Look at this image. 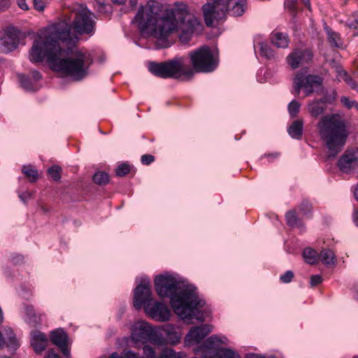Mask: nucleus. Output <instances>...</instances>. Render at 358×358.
Listing matches in <instances>:
<instances>
[{
	"label": "nucleus",
	"mask_w": 358,
	"mask_h": 358,
	"mask_svg": "<svg viewBox=\"0 0 358 358\" xmlns=\"http://www.w3.org/2000/svg\"><path fill=\"white\" fill-rule=\"evenodd\" d=\"M22 173L30 180L31 182H35L38 178V172L31 166H24Z\"/></svg>",
	"instance_id": "obj_35"
},
{
	"label": "nucleus",
	"mask_w": 358,
	"mask_h": 358,
	"mask_svg": "<svg viewBox=\"0 0 358 358\" xmlns=\"http://www.w3.org/2000/svg\"><path fill=\"white\" fill-rule=\"evenodd\" d=\"M48 343L46 335L39 331L34 330L31 332V345L36 353L43 352Z\"/></svg>",
	"instance_id": "obj_21"
},
{
	"label": "nucleus",
	"mask_w": 358,
	"mask_h": 358,
	"mask_svg": "<svg viewBox=\"0 0 358 358\" xmlns=\"http://www.w3.org/2000/svg\"><path fill=\"white\" fill-rule=\"evenodd\" d=\"M122 357V358H142L138 354L133 352L131 350L125 352L124 356Z\"/></svg>",
	"instance_id": "obj_49"
},
{
	"label": "nucleus",
	"mask_w": 358,
	"mask_h": 358,
	"mask_svg": "<svg viewBox=\"0 0 358 358\" xmlns=\"http://www.w3.org/2000/svg\"><path fill=\"white\" fill-rule=\"evenodd\" d=\"M111 1L113 3L117 4V5H122L127 1V0H111Z\"/></svg>",
	"instance_id": "obj_58"
},
{
	"label": "nucleus",
	"mask_w": 358,
	"mask_h": 358,
	"mask_svg": "<svg viewBox=\"0 0 358 358\" xmlns=\"http://www.w3.org/2000/svg\"><path fill=\"white\" fill-rule=\"evenodd\" d=\"M305 261L310 264H316L319 261V254L312 248H307L303 252Z\"/></svg>",
	"instance_id": "obj_31"
},
{
	"label": "nucleus",
	"mask_w": 358,
	"mask_h": 358,
	"mask_svg": "<svg viewBox=\"0 0 358 358\" xmlns=\"http://www.w3.org/2000/svg\"><path fill=\"white\" fill-rule=\"evenodd\" d=\"M147 315L158 322H166L170 319L171 311L167 306L159 301L150 302L144 308Z\"/></svg>",
	"instance_id": "obj_15"
},
{
	"label": "nucleus",
	"mask_w": 358,
	"mask_h": 358,
	"mask_svg": "<svg viewBox=\"0 0 358 358\" xmlns=\"http://www.w3.org/2000/svg\"><path fill=\"white\" fill-rule=\"evenodd\" d=\"M313 58L310 50L295 49L287 57V62L292 69L298 68L301 64L310 62Z\"/></svg>",
	"instance_id": "obj_18"
},
{
	"label": "nucleus",
	"mask_w": 358,
	"mask_h": 358,
	"mask_svg": "<svg viewBox=\"0 0 358 358\" xmlns=\"http://www.w3.org/2000/svg\"><path fill=\"white\" fill-rule=\"evenodd\" d=\"M285 7L291 13L294 15L297 11V1L296 0H285Z\"/></svg>",
	"instance_id": "obj_41"
},
{
	"label": "nucleus",
	"mask_w": 358,
	"mask_h": 358,
	"mask_svg": "<svg viewBox=\"0 0 358 358\" xmlns=\"http://www.w3.org/2000/svg\"><path fill=\"white\" fill-rule=\"evenodd\" d=\"M348 27L350 29H353L357 31V34H358V20H356L348 24Z\"/></svg>",
	"instance_id": "obj_54"
},
{
	"label": "nucleus",
	"mask_w": 358,
	"mask_h": 358,
	"mask_svg": "<svg viewBox=\"0 0 358 358\" xmlns=\"http://www.w3.org/2000/svg\"><path fill=\"white\" fill-rule=\"evenodd\" d=\"M148 69L153 75L162 78H179L182 76L190 77L193 74V70L185 66L182 57H176L162 62H150Z\"/></svg>",
	"instance_id": "obj_6"
},
{
	"label": "nucleus",
	"mask_w": 358,
	"mask_h": 358,
	"mask_svg": "<svg viewBox=\"0 0 358 358\" xmlns=\"http://www.w3.org/2000/svg\"><path fill=\"white\" fill-rule=\"evenodd\" d=\"M301 104L296 100L292 101L288 105V111L292 117H294L297 115Z\"/></svg>",
	"instance_id": "obj_38"
},
{
	"label": "nucleus",
	"mask_w": 358,
	"mask_h": 358,
	"mask_svg": "<svg viewBox=\"0 0 358 358\" xmlns=\"http://www.w3.org/2000/svg\"><path fill=\"white\" fill-rule=\"evenodd\" d=\"M323 279L320 275H313L310 277V285L315 287L322 282Z\"/></svg>",
	"instance_id": "obj_47"
},
{
	"label": "nucleus",
	"mask_w": 358,
	"mask_h": 358,
	"mask_svg": "<svg viewBox=\"0 0 358 358\" xmlns=\"http://www.w3.org/2000/svg\"><path fill=\"white\" fill-rule=\"evenodd\" d=\"M70 24L61 21L46 27L35 39L30 51L32 62L47 59L52 70L79 81L88 75L90 56L76 48L77 36Z\"/></svg>",
	"instance_id": "obj_1"
},
{
	"label": "nucleus",
	"mask_w": 358,
	"mask_h": 358,
	"mask_svg": "<svg viewBox=\"0 0 358 358\" xmlns=\"http://www.w3.org/2000/svg\"><path fill=\"white\" fill-rule=\"evenodd\" d=\"M326 106V101L323 99H315L308 104V110L313 117H317L324 113Z\"/></svg>",
	"instance_id": "obj_22"
},
{
	"label": "nucleus",
	"mask_w": 358,
	"mask_h": 358,
	"mask_svg": "<svg viewBox=\"0 0 358 358\" xmlns=\"http://www.w3.org/2000/svg\"><path fill=\"white\" fill-rule=\"evenodd\" d=\"M51 342L57 345L64 356H69L68 336L62 329H57L50 333Z\"/></svg>",
	"instance_id": "obj_19"
},
{
	"label": "nucleus",
	"mask_w": 358,
	"mask_h": 358,
	"mask_svg": "<svg viewBox=\"0 0 358 358\" xmlns=\"http://www.w3.org/2000/svg\"><path fill=\"white\" fill-rule=\"evenodd\" d=\"M222 345H228V339L225 336L213 335L207 338L205 342L196 349V353L201 352V358H208L221 349Z\"/></svg>",
	"instance_id": "obj_11"
},
{
	"label": "nucleus",
	"mask_w": 358,
	"mask_h": 358,
	"mask_svg": "<svg viewBox=\"0 0 358 358\" xmlns=\"http://www.w3.org/2000/svg\"><path fill=\"white\" fill-rule=\"evenodd\" d=\"M97 11L106 16L109 15L112 13V7L110 4H106L103 2H98L96 5Z\"/></svg>",
	"instance_id": "obj_37"
},
{
	"label": "nucleus",
	"mask_w": 358,
	"mask_h": 358,
	"mask_svg": "<svg viewBox=\"0 0 358 358\" xmlns=\"http://www.w3.org/2000/svg\"><path fill=\"white\" fill-rule=\"evenodd\" d=\"M155 328H152L148 322L139 321L134 324L131 330V338L134 342L147 343L150 341L154 344Z\"/></svg>",
	"instance_id": "obj_12"
},
{
	"label": "nucleus",
	"mask_w": 358,
	"mask_h": 358,
	"mask_svg": "<svg viewBox=\"0 0 358 358\" xmlns=\"http://www.w3.org/2000/svg\"><path fill=\"white\" fill-rule=\"evenodd\" d=\"M143 355L145 358H157L154 348L148 345L143 347Z\"/></svg>",
	"instance_id": "obj_42"
},
{
	"label": "nucleus",
	"mask_w": 358,
	"mask_h": 358,
	"mask_svg": "<svg viewBox=\"0 0 358 358\" xmlns=\"http://www.w3.org/2000/svg\"><path fill=\"white\" fill-rule=\"evenodd\" d=\"M93 13L87 7L80 6L75 11L72 23L74 31L79 34L93 35L96 25Z\"/></svg>",
	"instance_id": "obj_8"
},
{
	"label": "nucleus",
	"mask_w": 358,
	"mask_h": 358,
	"mask_svg": "<svg viewBox=\"0 0 358 358\" xmlns=\"http://www.w3.org/2000/svg\"><path fill=\"white\" fill-rule=\"evenodd\" d=\"M318 130L329 150L327 158H334L344 146L348 135L344 121L337 114L324 115L318 123Z\"/></svg>",
	"instance_id": "obj_4"
},
{
	"label": "nucleus",
	"mask_w": 358,
	"mask_h": 358,
	"mask_svg": "<svg viewBox=\"0 0 358 358\" xmlns=\"http://www.w3.org/2000/svg\"><path fill=\"white\" fill-rule=\"evenodd\" d=\"M208 358H241L238 354L230 348H221Z\"/></svg>",
	"instance_id": "obj_30"
},
{
	"label": "nucleus",
	"mask_w": 358,
	"mask_h": 358,
	"mask_svg": "<svg viewBox=\"0 0 358 358\" xmlns=\"http://www.w3.org/2000/svg\"><path fill=\"white\" fill-rule=\"evenodd\" d=\"M336 78L338 81H345L352 90L358 91V85L341 67H336Z\"/></svg>",
	"instance_id": "obj_25"
},
{
	"label": "nucleus",
	"mask_w": 358,
	"mask_h": 358,
	"mask_svg": "<svg viewBox=\"0 0 358 358\" xmlns=\"http://www.w3.org/2000/svg\"><path fill=\"white\" fill-rule=\"evenodd\" d=\"M271 42L277 48H286L288 47L289 40L286 34L275 32L272 34Z\"/></svg>",
	"instance_id": "obj_27"
},
{
	"label": "nucleus",
	"mask_w": 358,
	"mask_h": 358,
	"mask_svg": "<svg viewBox=\"0 0 358 358\" xmlns=\"http://www.w3.org/2000/svg\"><path fill=\"white\" fill-rule=\"evenodd\" d=\"M311 208V204L308 201H303L299 206L301 213L304 215H306L310 211Z\"/></svg>",
	"instance_id": "obj_44"
},
{
	"label": "nucleus",
	"mask_w": 358,
	"mask_h": 358,
	"mask_svg": "<svg viewBox=\"0 0 358 358\" xmlns=\"http://www.w3.org/2000/svg\"><path fill=\"white\" fill-rule=\"evenodd\" d=\"M18 78L23 88L28 91L33 90L31 83L27 76L20 74L18 76Z\"/></svg>",
	"instance_id": "obj_39"
},
{
	"label": "nucleus",
	"mask_w": 358,
	"mask_h": 358,
	"mask_svg": "<svg viewBox=\"0 0 358 358\" xmlns=\"http://www.w3.org/2000/svg\"><path fill=\"white\" fill-rule=\"evenodd\" d=\"M286 220L289 226L292 227L301 226V222L298 219L295 210H290L286 213Z\"/></svg>",
	"instance_id": "obj_33"
},
{
	"label": "nucleus",
	"mask_w": 358,
	"mask_h": 358,
	"mask_svg": "<svg viewBox=\"0 0 358 358\" xmlns=\"http://www.w3.org/2000/svg\"><path fill=\"white\" fill-rule=\"evenodd\" d=\"M211 331L212 328L209 324L194 327L190 329L186 335L185 342L187 345L199 343Z\"/></svg>",
	"instance_id": "obj_17"
},
{
	"label": "nucleus",
	"mask_w": 358,
	"mask_h": 358,
	"mask_svg": "<svg viewBox=\"0 0 358 358\" xmlns=\"http://www.w3.org/2000/svg\"><path fill=\"white\" fill-rule=\"evenodd\" d=\"M255 50L259 48V55L268 59L274 57V52L266 43H258L254 45Z\"/></svg>",
	"instance_id": "obj_29"
},
{
	"label": "nucleus",
	"mask_w": 358,
	"mask_h": 358,
	"mask_svg": "<svg viewBox=\"0 0 358 358\" xmlns=\"http://www.w3.org/2000/svg\"><path fill=\"white\" fill-rule=\"evenodd\" d=\"M20 31L15 28H8L5 36L0 40V50L6 53L15 50L20 43Z\"/></svg>",
	"instance_id": "obj_16"
},
{
	"label": "nucleus",
	"mask_w": 358,
	"mask_h": 358,
	"mask_svg": "<svg viewBox=\"0 0 358 358\" xmlns=\"http://www.w3.org/2000/svg\"><path fill=\"white\" fill-rule=\"evenodd\" d=\"M17 5L19 6V7L20 8H22V10H28L29 9V6L26 3V0H17Z\"/></svg>",
	"instance_id": "obj_50"
},
{
	"label": "nucleus",
	"mask_w": 358,
	"mask_h": 358,
	"mask_svg": "<svg viewBox=\"0 0 358 358\" xmlns=\"http://www.w3.org/2000/svg\"><path fill=\"white\" fill-rule=\"evenodd\" d=\"M247 8V0H213L212 3H207L202 7L207 27H213L214 22L224 21L227 13L235 17L241 16Z\"/></svg>",
	"instance_id": "obj_5"
},
{
	"label": "nucleus",
	"mask_w": 358,
	"mask_h": 358,
	"mask_svg": "<svg viewBox=\"0 0 358 358\" xmlns=\"http://www.w3.org/2000/svg\"><path fill=\"white\" fill-rule=\"evenodd\" d=\"M155 287L160 297L170 299L175 313L182 320H205L202 310L205 302L199 298L194 285L178 280L171 275H159L155 279Z\"/></svg>",
	"instance_id": "obj_3"
},
{
	"label": "nucleus",
	"mask_w": 358,
	"mask_h": 358,
	"mask_svg": "<svg viewBox=\"0 0 358 358\" xmlns=\"http://www.w3.org/2000/svg\"><path fill=\"white\" fill-rule=\"evenodd\" d=\"M46 358H60L58 355L53 351H48Z\"/></svg>",
	"instance_id": "obj_55"
},
{
	"label": "nucleus",
	"mask_w": 358,
	"mask_h": 358,
	"mask_svg": "<svg viewBox=\"0 0 358 358\" xmlns=\"http://www.w3.org/2000/svg\"><path fill=\"white\" fill-rule=\"evenodd\" d=\"M152 301L151 285L149 280H144L134 289V306L136 309L145 307Z\"/></svg>",
	"instance_id": "obj_13"
},
{
	"label": "nucleus",
	"mask_w": 358,
	"mask_h": 358,
	"mask_svg": "<svg viewBox=\"0 0 358 358\" xmlns=\"http://www.w3.org/2000/svg\"><path fill=\"white\" fill-rule=\"evenodd\" d=\"M34 7L38 11H43L50 0H32Z\"/></svg>",
	"instance_id": "obj_43"
},
{
	"label": "nucleus",
	"mask_w": 358,
	"mask_h": 358,
	"mask_svg": "<svg viewBox=\"0 0 358 358\" xmlns=\"http://www.w3.org/2000/svg\"><path fill=\"white\" fill-rule=\"evenodd\" d=\"M93 181L100 185H106L109 181V176L106 172L99 171L93 176Z\"/></svg>",
	"instance_id": "obj_34"
},
{
	"label": "nucleus",
	"mask_w": 358,
	"mask_h": 358,
	"mask_svg": "<svg viewBox=\"0 0 358 358\" xmlns=\"http://www.w3.org/2000/svg\"><path fill=\"white\" fill-rule=\"evenodd\" d=\"M189 57L192 68L196 72H212L218 64L217 58L207 45H203L195 50L191 51L189 53Z\"/></svg>",
	"instance_id": "obj_7"
},
{
	"label": "nucleus",
	"mask_w": 358,
	"mask_h": 358,
	"mask_svg": "<svg viewBox=\"0 0 358 358\" xmlns=\"http://www.w3.org/2000/svg\"><path fill=\"white\" fill-rule=\"evenodd\" d=\"M141 160L143 164L149 165L154 162L155 157L151 155H143Z\"/></svg>",
	"instance_id": "obj_48"
},
{
	"label": "nucleus",
	"mask_w": 358,
	"mask_h": 358,
	"mask_svg": "<svg viewBox=\"0 0 358 358\" xmlns=\"http://www.w3.org/2000/svg\"><path fill=\"white\" fill-rule=\"evenodd\" d=\"M130 172V166L129 164L123 163L120 164L115 171L116 175L120 177L124 176Z\"/></svg>",
	"instance_id": "obj_40"
},
{
	"label": "nucleus",
	"mask_w": 358,
	"mask_h": 358,
	"mask_svg": "<svg viewBox=\"0 0 358 358\" xmlns=\"http://www.w3.org/2000/svg\"><path fill=\"white\" fill-rule=\"evenodd\" d=\"M355 358H358V357H355Z\"/></svg>",
	"instance_id": "obj_64"
},
{
	"label": "nucleus",
	"mask_w": 358,
	"mask_h": 358,
	"mask_svg": "<svg viewBox=\"0 0 358 358\" xmlns=\"http://www.w3.org/2000/svg\"><path fill=\"white\" fill-rule=\"evenodd\" d=\"M24 321L31 327L38 326L41 322V316L36 314L32 306H26L24 308Z\"/></svg>",
	"instance_id": "obj_23"
},
{
	"label": "nucleus",
	"mask_w": 358,
	"mask_h": 358,
	"mask_svg": "<svg viewBox=\"0 0 358 358\" xmlns=\"http://www.w3.org/2000/svg\"><path fill=\"white\" fill-rule=\"evenodd\" d=\"M136 3V0H132L131 1V3Z\"/></svg>",
	"instance_id": "obj_63"
},
{
	"label": "nucleus",
	"mask_w": 358,
	"mask_h": 358,
	"mask_svg": "<svg viewBox=\"0 0 358 358\" xmlns=\"http://www.w3.org/2000/svg\"><path fill=\"white\" fill-rule=\"evenodd\" d=\"M181 335L176 327L167 323L155 328L154 344L159 346L176 345Z\"/></svg>",
	"instance_id": "obj_10"
},
{
	"label": "nucleus",
	"mask_w": 358,
	"mask_h": 358,
	"mask_svg": "<svg viewBox=\"0 0 358 358\" xmlns=\"http://www.w3.org/2000/svg\"><path fill=\"white\" fill-rule=\"evenodd\" d=\"M294 278V273L292 271H287L284 274L280 275V280L283 283L290 282Z\"/></svg>",
	"instance_id": "obj_45"
},
{
	"label": "nucleus",
	"mask_w": 358,
	"mask_h": 358,
	"mask_svg": "<svg viewBox=\"0 0 358 358\" xmlns=\"http://www.w3.org/2000/svg\"><path fill=\"white\" fill-rule=\"evenodd\" d=\"M157 358H185V354L179 352H176L170 348L163 349Z\"/></svg>",
	"instance_id": "obj_32"
},
{
	"label": "nucleus",
	"mask_w": 358,
	"mask_h": 358,
	"mask_svg": "<svg viewBox=\"0 0 358 358\" xmlns=\"http://www.w3.org/2000/svg\"><path fill=\"white\" fill-rule=\"evenodd\" d=\"M8 6V0H0V11L6 10Z\"/></svg>",
	"instance_id": "obj_51"
},
{
	"label": "nucleus",
	"mask_w": 358,
	"mask_h": 358,
	"mask_svg": "<svg viewBox=\"0 0 358 358\" xmlns=\"http://www.w3.org/2000/svg\"><path fill=\"white\" fill-rule=\"evenodd\" d=\"M31 76H32V78L33 79L35 80V81H38L39 80L41 79V73L37 71H31Z\"/></svg>",
	"instance_id": "obj_53"
},
{
	"label": "nucleus",
	"mask_w": 358,
	"mask_h": 358,
	"mask_svg": "<svg viewBox=\"0 0 358 358\" xmlns=\"http://www.w3.org/2000/svg\"><path fill=\"white\" fill-rule=\"evenodd\" d=\"M325 31L327 34L328 41L331 46H334V47H336L338 48H344L343 41L338 33L332 31L328 27H325Z\"/></svg>",
	"instance_id": "obj_26"
},
{
	"label": "nucleus",
	"mask_w": 358,
	"mask_h": 358,
	"mask_svg": "<svg viewBox=\"0 0 358 358\" xmlns=\"http://www.w3.org/2000/svg\"><path fill=\"white\" fill-rule=\"evenodd\" d=\"M2 322H3V314H2L1 310L0 309V324L2 323Z\"/></svg>",
	"instance_id": "obj_61"
},
{
	"label": "nucleus",
	"mask_w": 358,
	"mask_h": 358,
	"mask_svg": "<svg viewBox=\"0 0 358 358\" xmlns=\"http://www.w3.org/2000/svg\"><path fill=\"white\" fill-rule=\"evenodd\" d=\"M23 257L20 255H16L13 259L12 262L13 264H17L23 262Z\"/></svg>",
	"instance_id": "obj_52"
},
{
	"label": "nucleus",
	"mask_w": 358,
	"mask_h": 358,
	"mask_svg": "<svg viewBox=\"0 0 358 358\" xmlns=\"http://www.w3.org/2000/svg\"><path fill=\"white\" fill-rule=\"evenodd\" d=\"M341 102L348 108H352L355 106L356 101L350 100L348 97L343 96L341 99Z\"/></svg>",
	"instance_id": "obj_46"
},
{
	"label": "nucleus",
	"mask_w": 358,
	"mask_h": 358,
	"mask_svg": "<svg viewBox=\"0 0 358 358\" xmlns=\"http://www.w3.org/2000/svg\"><path fill=\"white\" fill-rule=\"evenodd\" d=\"M4 347L12 351H15L20 347V341L10 328L5 329L3 334L0 332V349Z\"/></svg>",
	"instance_id": "obj_20"
},
{
	"label": "nucleus",
	"mask_w": 358,
	"mask_h": 358,
	"mask_svg": "<svg viewBox=\"0 0 358 358\" xmlns=\"http://www.w3.org/2000/svg\"><path fill=\"white\" fill-rule=\"evenodd\" d=\"M337 165L343 173L354 172L358 166V148L347 149L338 160Z\"/></svg>",
	"instance_id": "obj_14"
},
{
	"label": "nucleus",
	"mask_w": 358,
	"mask_h": 358,
	"mask_svg": "<svg viewBox=\"0 0 358 358\" xmlns=\"http://www.w3.org/2000/svg\"><path fill=\"white\" fill-rule=\"evenodd\" d=\"M48 172L55 181H59L60 180L62 169L59 166L54 165L50 167Z\"/></svg>",
	"instance_id": "obj_36"
},
{
	"label": "nucleus",
	"mask_w": 358,
	"mask_h": 358,
	"mask_svg": "<svg viewBox=\"0 0 358 358\" xmlns=\"http://www.w3.org/2000/svg\"><path fill=\"white\" fill-rule=\"evenodd\" d=\"M353 219H354V222L355 224H356V226L358 227V210H356L355 212H354V214H353Z\"/></svg>",
	"instance_id": "obj_56"
},
{
	"label": "nucleus",
	"mask_w": 358,
	"mask_h": 358,
	"mask_svg": "<svg viewBox=\"0 0 358 358\" xmlns=\"http://www.w3.org/2000/svg\"><path fill=\"white\" fill-rule=\"evenodd\" d=\"M30 196H31V194L28 192L20 195V197L21 200H22V201H24L26 198L30 197Z\"/></svg>",
	"instance_id": "obj_59"
},
{
	"label": "nucleus",
	"mask_w": 358,
	"mask_h": 358,
	"mask_svg": "<svg viewBox=\"0 0 358 358\" xmlns=\"http://www.w3.org/2000/svg\"><path fill=\"white\" fill-rule=\"evenodd\" d=\"M323 80L319 76L306 75L304 72H299L294 79L295 95L299 96L301 89L305 91V96H310L313 92L321 89Z\"/></svg>",
	"instance_id": "obj_9"
},
{
	"label": "nucleus",
	"mask_w": 358,
	"mask_h": 358,
	"mask_svg": "<svg viewBox=\"0 0 358 358\" xmlns=\"http://www.w3.org/2000/svg\"><path fill=\"white\" fill-rule=\"evenodd\" d=\"M319 261L326 265H334L336 263L335 254L331 250L324 249L319 254Z\"/></svg>",
	"instance_id": "obj_28"
},
{
	"label": "nucleus",
	"mask_w": 358,
	"mask_h": 358,
	"mask_svg": "<svg viewBox=\"0 0 358 358\" xmlns=\"http://www.w3.org/2000/svg\"><path fill=\"white\" fill-rule=\"evenodd\" d=\"M161 8L158 1L148 0L138 8L132 22L141 33H149L161 41H166L172 34L177 33L184 43L189 42L193 34L201 27L199 20L188 12L184 4L166 9L159 15Z\"/></svg>",
	"instance_id": "obj_2"
},
{
	"label": "nucleus",
	"mask_w": 358,
	"mask_h": 358,
	"mask_svg": "<svg viewBox=\"0 0 358 358\" xmlns=\"http://www.w3.org/2000/svg\"><path fill=\"white\" fill-rule=\"evenodd\" d=\"M109 358H122V357L120 356L117 352H113L111 354Z\"/></svg>",
	"instance_id": "obj_60"
},
{
	"label": "nucleus",
	"mask_w": 358,
	"mask_h": 358,
	"mask_svg": "<svg viewBox=\"0 0 358 358\" xmlns=\"http://www.w3.org/2000/svg\"><path fill=\"white\" fill-rule=\"evenodd\" d=\"M303 121L296 120L294 121L287 129L289 136L295 139H301L303 134Z\"/></svg>",
	"instance_id": "obj_24"
},
{
	"label": "nucleus",
	"mask_w": 358,
	"mask_h": 358,
	"mask_svg": "<svg viewBox=\"0 0 358 358\" xmlns=\"http://www.w3.org/2000/svg\"><path fill=\"white\" fill-rule=\"evenodd\" d=\"M301 3L309 10H310V0H301Z\"/></svg>",
	"instance_id": "obj_57"
},
{
	"label": "nucleus",
	"mask_w": 358,
	"mask_h": 358,
	"mask_svg": "<svg viewBox=\"0 0 358 358\" xmlns=\"http://www.w3.org/2000/svg\"><path fill=\"white\" fill-rule=\"evenodd\" d=\"M354 108H355L358 110V103L356 101Z\"/></svg>",
	"instance_id": "obj_62"
}]
</instances>
